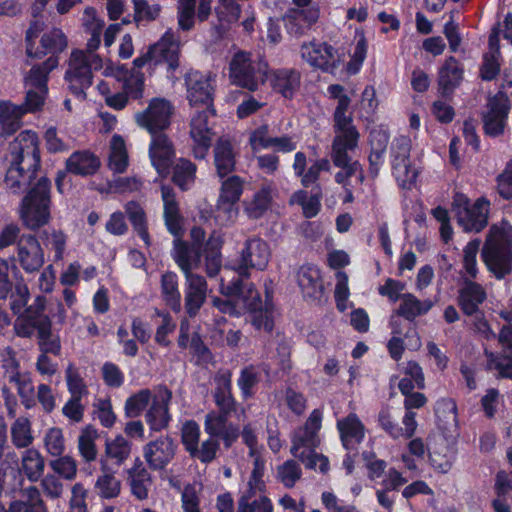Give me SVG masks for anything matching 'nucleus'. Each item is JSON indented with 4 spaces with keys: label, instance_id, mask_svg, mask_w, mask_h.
<instances>
[{
    "label": "nucleus",
    "instance_id": "obj_1",
    "mask_svg": "<svg viewBox=\"0 0 512 512\" xmlns=\"http://www.w3.org/2000/svg\"><path fill=\"white\" fill-rule=\"evenodd\" d=\"M10 165L4 184L14 195L26 194L19 206V218L30 230L45 226L51 217V180L47 176L37 179L41 166L39 138L32 130L21 131L9 144Z\"/></svg>",
    "mask_w": 512,
    "mask_h": 512
},
{
    "label": "nucleus",
    "instance_id": "obj_2",
    "mask_svg": "<svg viewBox=\"0 0 512 512\" xmlns=\"http://www.w3.org/2000/svg\"><path fill=\"white\" fill-rule=\"evenodd\" d=\"M481 257L487 270L497 280L512 273V226L508 222L502 221L491 226Z\"/></svg>",
    "mask_w": 512,
    "mask_h": 512
},
{
    "label": "nucleus",
    "instance_id": "obj_3",
    "mask_svg": "<svg viewBox=\"0 0 512 512\" xmlns=\"http://www.w3.org/2000/svg\"><path fill=\"white\" fill-rule=\"evenodd\" d=\"M229 77L233 84L253 92L265 83L268 64L260 57L238 52L230 62Z\"/></svg>",
    "mask_w": 512,
    "mask_h": 512
},
{
    "label": "nucleus",
    "instance_id": "obj_4",
    "mask_svg": "<svg viewBox=\"0 0 512 512\" xmlns=\"http://www.w3.org/2000/svg\"><path fill=\"white\" fill-rule=\"evenodd\" d=\"M453 209L457 222L465 232H479L487 225L489 202L480 198L471 203L463 195H457Z\"/></svg>",
    "mask_w": 512,
    "mask_h": 512
},
{
    "label": "nucleus",
    "instance_id": "obj_5",
    "mask_svg": "<svg viewBox=\"0 0 512 512\" xmlns=\"http://www.w3.org/2000/svg\"><path fill=\"white\" fill-rule=\"evenodd\" d=\"M44 23L34 20L30 23L25 35L26 55L29 58L41 59L47 54H54L64 48V34L61 29H54L44 33L40 40V46L36 47V39L43 31Z\"/></svg>",
    "mask_w": 512,
    "mask_h": 512
},
{
    "label": "nucleus",
    "instance_id": "obj_6",
    "mask_svg": "<svg viewBox=\"0 0 512 512\" xmlns=\"http://www.w3.org/2000/svg\"><path fill=\"white\" fill-rule=\"evenodd\" d=\"M66 384L70 394L66 401V418L73 423H80L88 406V387L81 374L71 366L66 369Z\"/></svg>",
    "mask_w": 512,
    "mask_h": 512
},
{
    "label": "nucleus",
    "instance_id": "obj_7",
    "mask_svg": "<svg viewBox=\"0 0 512 512\" xmlns=\"http://www.w3.org/2000/svg\"><path fill=\"white\" fill-rule=\"evenodd\" d=\"M270 259V250L265 241L260 238H250L245 241L241 250L238 262L233 266V270L239 277H249L250 269L264 270Z\"/></svg>",
    "mask_w": 512,
    "mask_h": 512
},
{
    "label": "nucleus",
    "instance_id": "obj_8",
    "mask_svg": "<svg viewBox=\"0 0 512 512\" xmlns=\"http://www.w3.org/2000/svg\"><path fill=\"white\" fill-rule=\"evenodd\" d=\"M300 56L311 67L327 73H334L341 62L338 51L326 42H304Z\"/></svg>",
    "mask_w": 512,
    "mask_h": 512
},
{
    "label": "nucleus",
    "instance_id": "obj_9",
    "mask_svg": "<svg viewBox=\"0 0 512 512\" xmlns=\"http://www.w3.org/2000/svg\"><path fill=\"white\" fill-rule=\"evenodd\" d=\"M392 172L399 186L410 188L417 178V170L411 166V140L400 136L392 144Z\"/></svg>",
    "mask_w": 512,
    "mask_h": 512
},
{
    "label": "nucleus",
    "instance_id": "obj_10",
    "mask_svg": "<svg viewBox=\"0 0 512 512\" xmlns=\"http://www.w3.org/2000/svg\"><path fill=\"white\" fill-rule=\"evenodd\" d=\"M244 311L250 314V323L258 331L270 333L274 328L275 308L270 301L262 303L260 294L253 286L247 287V297L241 298Z\"/></svg>",
    "mask_w": 512,
    "mask_h": 512
},
{
    "label": "nucleus",
    "instance_id": "obj_11",
    "mask_svg": "<svg viewBox=\"0 0 512 512\" xmlns=\"http://www.w3.org/2000/svg\"><path fill=\"white\" fill-rule=\"evenodd\" d=\"M358 141L350 142L340 139L333 140L331 157L335 166L342 169L335 175V181L341 184L343 188L349 185L348 179L356 173H359L358 179L363 182L364 176L362 174L361 165L357 161H352L349 155L350 152L357 148Z\"/></svg>",
    "mask_w": 512,
    "mask_h": 512
},
{
    "label": "nucleus",
    "instance_id": "obj_12",
    "mask_svg": "<svg viewBox=\"0 0 512 512\" xmlns=\"http://www.w3.org/2000/svg\"><path fill=\"white\" fill-rule=\"evenodd\" d=\"M172 111L173 107L169 101L155 98L150 101L146 110L136 114L135 119L140 127L154 135L170 125Z\"/></svg>",
    "mask_w": 512,
    "mask_h": 512
},
{
    "label": "nucleus",
    "instance_id": "obj_13",
    "mask_svg": "<svg viewBox=\"0 0 512 512\" xmlns=\"http://www.w3.org/2000/svg\"><path fill=\"white\" fill-rule=\"evenodd\" d=\"M213 116V108L208 107L197 112L191 119L190 135L193 140L192 149L195 158L203 159L208 153L214 135L209 122Z\"/></svg>",
    "mask_w": 512,
    "mask_h": 512
},
{
    "label": "nucleus",
    "instance_id": "obj_14",
    "mask_svg": "<svg viewBox=\"0 0 512 512\" xmlns=\"http://www.w3.org/2000/svg\"><path fill=\"white\" fill-rule=\"evenodd\" d=\"M92 80L91 68L88 56L83 51H74L71 54L69 70L66 73V81L69 89L78 99L85 97V90L90 87Z\"/></svg>",
    "mask_w": 512,
    "mask_h": 512
},
{
    "label": "nucleus",
    "instance_id": "obj_15",
    "mask_svg": "<svg viewBox=\"0 0 512 512\" xmlns=\"http://www.w3.org/2000/svg\"><path fill=\"white\" fill-rule=\"evenodd\" d=\"M187 99L192 106L212 108L214 88L210 74L189 71L185 75Z\"/></svg>",
    "mask_w": 512,
    "mask_h": 512
},
{
    "label": "nucleus",
    "instance_id": "obj_16",
    "mask_svg": "<svg viewBox=\"0 0 512 512\" xmlns=\"http://www.w3.org/2000/svg\"><path fill=\"white\" fill-rule=\"evenodd\" d=\"M26 273L39 271L44 264V251L35 235L22 234L17 242V256L12 257Z\"/></svg>",
    "mask_w": 512,
    "mask_h": 512
},
{
    "label": "nucleus",
    "instance_id": "obj_17",
    "mask_svg": "<svg viewBox=\"0 0 512 512\" xmlns=\"http://www.w3.org/2000/svg\"><path fill=\"white\" fill-rule=\"evenodd\" d=\"M231 413L221 410L211 411L206 414L204 420L205 432L213 438L222 440L226 448L231 447L240 436L239 427L228 421Z\"/></svg>",
    "mask_w": 512,
    "mask_h": 512
},
{
    "label": "nucleus",
    "instance_id": "obj_18",
    "mask_svg": "<svg viewBox=\"0 0 512 512\" xmlns=\"http://www.w3.org/2000/svg\"><path fill=\"white\" fill-rule=\"evenodd\" d=\"M221 294L229 297V299L213 298L212 304L220 312L238 316L244 312V305L241 298L247 297V289L244 290L242 282L239 278L231 281L221 279Z\"/></svg>",
    "mask_w": 512,
    "mask_h": 512
},
{
    "label": "nucleus",
    "instance_id": "obj_19",
    "mask_svg": "<svg viewBox=\"0 0 512 512\" xmlns=\"http://www.w3.org/2000/svg\"><path fill=\"white\" fill-rule=\"evenodd\" d=\"M172 399V393L165 387L154 389V400L151 402L146 414L145 420L153 431H161L168 427L171 421L169 413V404Z\"/></svg>",
    "mask_w": 512,
    "mask_h": 512
},
{
    "label": "nucleus",
    "instance_id": "obj_20",
    "mask_svg": "<svg viewBox=\"0 0 512 512\" xmlns=\"http://www.w3.org/2000/svg\"><path fill=\"white\" fill-rule=\"evenodd\" d=\"M176 444L169 436H161L143 447V457L152 470H163L174 458Z\"/></svg>",
    "mask_w": 512,
    "mask_h": 512
},
{
    "label": "nucleus",
    "instance_id": "obj_21",
    "mask_svg": "<svg viewBox=\"0 0 512 512\" xmlns=\"http://www.w3.org/2000/svg\"><path fill=\"white\" fill-rule=\"evenodd\" d=\"M378 423L380 427L393 439H409L416 433L418 423L415 412H405L402 418L401 427L397 422V417L393 415L389 408H383L378 414Z\"/></svg>",
    "mask_w": 512,
    "mask_h": 512
},
{
    "label": "nucleus",
    "instance_id": "obj_22",
    "mask_svg": "<svg viewBox=\"0 0 512 512\" xmlns=\"http://www.w3.org/2000/svg\"><path fill=\"white\" fill-rule=\"evenodd\" d=\"M149 49L154 65L166 63L169 70L178 68L180 40L171 29L167 30Z\"/></svg>",
    "mask_w": 512,
    "mask_h": 512
},
{
    "label": "nucleus",
    "instance_id": "obj_23",
    "mask_svg": "<svg viewBox=\"0 0 512 512\" xmlns=\"http://www.w3.org/2000/svg\"><path fill=\"white\" fill-rule=\"evenodd\" d=\"M320 17L318 6L313 5L304 9H289L283 16L287 33L293 37L306 34L317 23Z\"/></svg>",
    "mask_w": 512,
    "mask_h": 512
},
{
    "label": "nucleus",
    "instance_id": "obj_24",
    "mask_svg": "<svg viewBox=\"0 0 512 512\" xmlns=\"http://www.w3.org/2000/svg\"><path fill=\"white\" fill-rule=\"evenodd\" d=\"M498 341L508 354L487 353V366L498 372V377L512 379V326L505 325L498 334Z\"/></svg>",
    "mask_w": 512,
    "mask_h": 512
},
{
    "label": "nucleus",
    "instance_id": "obj_25",
    "mask_svg": "<svg viewBox=\"0 0 512 512\" xmlns=\"http://www.w3.org/2000/svg\"><path fill=\"white\" fill-rule=\"evenodd\" d=\"M43 310V305L34 311L31 307L25 309L23 315L18 316L15 321L14 329L16 335L29 338L34 335L35 332L37 336L46 334L47 328H49L52 323L50 318L43 313Z\"/></svg>",
    "mask_w": 512,
    "mask_h": 512
},
{
    "label": "nucleus",
    "instance_id": "obj_26",
    "mask_svg": "<svg viewBox=\"0 0 512 512\" xmlns=\"http://www.w3.org/2000/svg\"><path fill=\"white\" fill-rule=\"evenodd\" d=\"M509 106L503 95L495 96L488 103V110L483 116L484 131L488 136L497 137L504 133Z\"/></svg>",
    "mask_w": 512,
    "mask_h": 512
},
{
    "label": "nucleus",
    "instance_id": "obj_27",
    "mask_svg": "<svg viewBox=\"0 0 512 512\" xmlns=\"http://www.w3.org/2000/svg\"><path fill=\"white\" fill-rule=\"evenodd\" d=\"M149 156L153 167L160 176H166L169 173L170 166L175 157V151L172 143L165 134L159 133L152 135L149 146Z\"/></svg>",
    "mask_w": 512,
    "mask_h": 512
},
{
    "label": "nucleus",
    "instance_id": "obj_28",
    "mask_svg": "<svg viewBox=\"0 0 512 512\" xmlns=\"http://www.w3.org/2000/svg\"><path fill=\"white\" fill-rule=\"evenodd\" d=\"M337 101L334 112V140L340 139V142L350 141L354 143V141L359 140V132L353 124L351 113H348L351 100L349 96H346Z\"/></svg>",
    "mask_w": 512,
    "mask_h": 512
},
{
    "label": "nucleus",
    "instance_id": "obj_29",
    "mask_svg": "<svg viewBox=\"0 0 512 512\" xmlns=\"http://www.w3.org/2000/svg\"><path fill=\"white\" fill-rule=\"evenodd\" d=\"M185 276V309L190 317H194L207 297V282L204 277L192 273Z\"/></svg>",
    "mask_w": 512,
    "mask_h": 512
},
{
    "label": "nucleus",
    "instance_id": "obj_30",
    "mask_svg": "<svg viewBox=\"0 0 512 512\" xmlns=\"http://www.w3.org/2000/svg\"><path fill=\"white\" fill-rule=\"evenodd\" d=\"M213 397L216 406L223 412H234L237 401L232 395V372L228 369L219 370L214 376Z\"/></svg>",
    "mask_w": 512,
    "mask_h": 512
},
{
    "label": "nucleus",
    "instance_id": "obj_31",
    "mask_svg": "<svg viewBox=\"0 0 512 512\" xmlns=\"http://www.w3.org/2000/svg\"><path fill=\"white\" fill-rule=\"evenodd\" d=\"M296 281L306 298L319 299L324 293L321 271L315 265H302L297 270Z\"/></svg>",
    "mask_w": 512,
    "mask_h": 512
},
{
    "label": "nucleus",
    "instance_id": "obj_32",
    "mask_svg": "<svg viewBox=\"0 0 512 512\" xmlns=\"http://www.w3.org/2000/svg\"><path fill=\"white\" fill-rule=\"evenodd\" d=\"M337 429L342 444L347 450H356L357 445L365 438V426L355 413L339 419Z\"/></svg>",
    "mask_w": 512,
    "mask_h": 512
},
{
    "label": "nucleus",
    "instance_id": "obj_33",
    "mask_svg": "<svg viewBox=\"0 0 512 512\" xmlns=\"http://www.w3.org/2000/svg\"><path fill=\"white\" fill-rule=\"evenodd\" d=\"M214 165L219 177L230 174L236 164L237 150L235 144L226 137H221L213 149Z\"/></svg>",
    "mask_w": 512,
    "mask_h": 512
},
{
    "label": "nucleus",
    "instance_id": "obj_34",
    "mask_svg": "<svg viewBox=\"0 0 512 512\" xmlns=\"http://www.w3.org/2000/svg\"><path fill=\"white\" fill-rule=\"evenodd\" d=\"M270 85L285 98H292L300 87V73L291 68H281L270 73Z\"/></svg>",
    "mask_w": 512,
    "mask_h": 512
},
{
    "label": "nucleus",
    "instance_id": "obj_35",
    "mask_svg": "<svg viewBox=\"0 0 512 512\" xmlns=\"http://www.w3.org/2000/svg\"><path fill=\"white\" fill-rule=\"evenodd\" d=\"M172 258L184 275L192 274L199 268L201 255L198 247L190 246L179 238L174 240Z\"/></svg>",
    "mask_w": 512,
    "mask_h": 512
},
{
    "label": "nucleus",
    "instance_id": "obj_36",
    "mask_svg": "<svg viewBox=\"0 0 512 512\" xmlns=\"http://www.w3.org/2000/svg\"><path fill=\"white\" fill-rule=\"evenodd\" d=\"M100 166L99 157L89 150L76 151L66 159V170L81 176L95 174Z\"/></svg>",
    "mask_w": 512,
    "mask_h": 512
},
{
    "label": "nucleus",
    "instance_id": "obj_37",
    "mask_svg": "<svg viewBox=\"0 0 512 512\" xmlns=\"http://www.w3.org/2000/svg\"><path fill=\"white\" fill-rule=\"evenodd\" d=\"M463 79V69L454 57H448L438 72V86L443 95L452 93Z\"/></svg>",
    "mask_w": 512,
    "mask_h": 512
},
{
    "label": "nucleus",
    "instance_id": "obj_38",
    "mask_svg": "<svg viewBox=\"0 0 512 512\" xmlns=\"http://www.w3.org/2000/svg\"><path fill=\"white\" fill-rule=\"evenodd\" d=\"M486 299L485 289L478 283L471 280L465 281L459 291L458 302L462 311L467 315L475 314L479 305Z\"/></svg>",
    "mask_w": 512,
    "mask_h": 512
},
{
    "label": "nucleus",
    "instance_id": "obj_39",
    "mask_svg": "<svg viewBox=\"0 0 512 512\" xmlns=\"http://www.w3.org/2000/svg\"><path fill=\"white\" fill-rule=\"evenodd\" d=\"M433 306L434 302L431 299L420 300L412 293H404L396 313L406 320L413 321L417 317L427 314Z\"/></svg>",
    "mask_w": 512,
    "mask_h": 512
},
{
    "label": "nucleus",
    "instance_id": "obj_40",
    "mask_svg": "<svg viewBox=\"0 0 512 512\" xmlns=\"http://www.w3.org/2000/svg\"><path fill=\"white\" fill-rule=\"evenodd\" d=\"M58 66V57L52 54L47 60L33 65L25 77V84L31 88L48 92V77L50 72Z\"/></svg>",
    "mask_w": 512,
    "mask_h": 512
},
{
    "label": "nucleus",
    "instance_id": "obj_41",
    "mask_svg": "<svg viewBox=\"0 0 512 512\" xmlns=\"http://www.w3.org/2000/svg\"><path fill=\"white\" fill-rule=\"evenodd\" d=\"M161 196L163 201L165 224L174 236H178L181 232V216L175 193L170 187L162 186Z\"/></svg>",
    "mask_w": 512,
    "mask_h": 512
},
{
    "label": "nucleus",
    "instance_id": "obj_42",
    "mask_svg": "<svg viewBox=\"0 0 512 512\" xmlns=\"http://www.w3.org/2000/svg\"><path fill=\"white\" fill-rule=\"evenodd\" d=\"M101 475L97 478L95 488L98 495L104 499L115 498L120 494L121 482L114 476L106 459H100Z\"/></svg>",
    "mask_w": 512,
    "mask_h": 512
},
{
    "label": "nucleus",
    "instance_id": "obj_43",
    "mask_svg": "<svg viewBox=\"0 0 512 512\" xmlns=\"http://www.w3.org/2000/svg\"><path fill=\"white\" fill-rule=\"evenodd\" d=\"M271 192L269 186H264L255 192L251 199L243 202L244 212L249 218L258 219L268 211L272 201Z\"/></svg>",
    "mask_w": 512,
    "mask_h": 512
},
{
    "label": "nucleus",
    "instance_id": "obj_44",
    "mask_svg": "<svg viewBox=\"0 0 512 512\" xmlns=\"http://www.w3.org/2000/svg\"><path fill=\"white\" fill-rule=\"evenodd\" d=\"M45 446L47 451L53 455L58 456L54 461H51L53 470L60 476H64V457L61 456L64 451V436L60 428H51L45 436Z\"/></svg>",
    "mask_w": 512,
    "mask_h": 512
},
{
    "label": "nucleus",
    "instance_id": "obj_45",
    "mask_svg": "<svg viewBox=\"0 0 512 512\" xmlns=\"http://www.w3.org/2000/svg\"><path fill=\"white\" fill-rule=\"evenodd\" d=\"M318 442V436L315 435L314 432L299 428L294 432L292 437L290 452L301 462H305L306 454L314 451V448L317 446Z\"/></svg>",
    "mask_w": 512,
    "mask_h": 512
},
{
    "label": "nucleus",
    "instance_id": "obj_46",
    "mask_svg": "<svg viewBox=\"0 0 512 512\" xmlns=\"http://www.w3.org/2000/svg\"><path fill=\"white\" fill-rule=\"evenodd\" d=\"M131 443L122 435H117L114 439H107L105 442V454L101 459L108 462L112 460L117 466L122 465L131 454Z\"/></svg>",
    "mask_w": 512,
    "mask_h": 512
},
{
    "label": "nucleus",
    "instance_id": "obj_47",
    "mask_svg": "<svg viewBox=\"0 0 512 512\" xmlns=\"http://www.w3.org/2000/svg\"><path fill=\"white\" fill-rule=\"evenodd\" d=\"M161 294L165 303L174 312L181 310V294L178 289V277L174 272H166L161 278Z\"/></svg>",
    "mask_w": 512,
    "mask_h": 512
},
{
    "label": "nucleus",
    "instance_id": "obj_48",
    "mask_svg": "<svg viewBox=\"0 0 512 512\" xmlns=\"http://www.w3.org/2000/svg\"><path fill=\"white\" fill-rule=\"evenodd\" d=\"M108 167L114 173H123L128 167V154L123 138L114 135L110 142Z\"/></svg>",
    "mask_w": 512,
    "mask_h": 512
},
{
    "label": "nucleus",
    "instance_id": "obj_49",
    "mask_svg": "<svg viewBox=\"0 0 512 512\" xmlns=\"http://www.w3.org/2000/svg\"><path fill=\"white\" fill-rule=\"evenodd\" d=\"M45 460L35 449H27L22 457L21 469L30 482L38 481L44 473Z\"/></svg>",
    "mask_w": 512,
    "mask_h": 512
},
{
    "label": "nucleus",
    "instance_id": "obj_50",
    "mask_svg": "<svg viewBox=\"0 0 512 512\" xmlns=\"http://www.w3.org/2000/svg\"><path fill=\"white\" fill-rule=\"evenodd\" d=\"M253 459V469L251 471L249 480L247 482V488L242 494L249 495H264L266 488L265 481L263 479L265 473V459L262 455L251 456Z\"/></svg>",
    "mask_w": 512,
    "mask_h": 512
},
{
    "label": "nucleus",
    "instance_id": "obj_51",
    "mask_svg": "<svg viewBox=\"0 0 512 512\" xmlns=\"http://www.w3.org/2000/svg\"><path fill=\"white\" fill-rule=\"evenodd\" d=\"M10 432L12 444L16 448H27L34 440L31 422L27 417L16 418L11 425Z\"/></svg>",
    "mask_w": 512,
    "mask_h": 512
},
{
    "label": "nucleus",
    "instance_id": "obj_52",
    "mask_svg": "<svg viewBox=\"0 0 512 512\" xmlns=\"http://www.w3.org/2000/svg\"><path fill=\"white\" fill-rule=\"evenodd\" d=\"M125 212L127 213L136 233L140 236L147 247L150 246L146 215L143 208L138 203L130 201L125 205Z\"/></svg>",
    "mask_w": 512,
    "mask_h": 512
},
{
    "label": "nucleus",
    "instance_id": "obj_53",
    "mask_svg": "<svg viewBox=\"0 0 512 512\" xmlns=\"http://www.w3.org/2000/svg\"><path fill=\"white\" fill-rule=\"evenodd\" d=\"M98 438L97 429L93 425H86L81 429L78 437V450L86 462L94 461L97 457L95 441Z\"/></svg>",
    "mask_w": 512,
    "mask_h": 512
},
{
    "label": "nucleus",
    "instance_id": "obj_54",
    "mask_svg": "<svg viewBox=\"0 0 512 512\" xmlns=\"http://www.w3.org/2000/svg\"><path fill=\"white\" fill-rule=\"evenodd\" d=\"M21 272L19 268L0 257V300H6L11 293L15 283L13 279L20 281Z\"/></svg>",
    "mask_w": 512,
    "mask_h": 512
},
{
    "label": "nucleus",
    "instance_id": "obj_55",
    "mask_svg": "<svg viewBox=\"0 0 512 512\" xmlns=\"http://www.w3.org/2000/svg\"><path fill=\"white\" fill-rule=\"evenodd\" d=\"M26 501H14L10 504L9 512H46L39 490L30 486L25 489Z\"/></svg>",
    "mask_w": 512,
    "mask_h": 512
},
{
    "label": "nucleus",
    "instance_id": "obj_56",
    "mask_svg": "<svg viewBox=\"0 0 512 512\" xmlns=\"http://www.w3.org/2000/svg\"><path fill=\"white\" fill-rule=\"evenodd\" d=\"M24 472L18 466L1 467V480L3 492L15 494L23 491Z\"/></svg>",
    "mask_w": 512,
    "mask_h": 512
},
{
    "label": "nucleus",
    "instance_id": "obj_57",
    "mask_svg": "<svg viewBox=\"0 0 512 512\" xmlns=\"http://www.w3.org/2000/svg\"><path fill=\"white\" fill-rule=\"evenodd\" d=\"M236 512H273V504L266 495L242 494Z\"/></svg>",
    "mask_w": 512,
    "mask_h": 512
},
{
    "label": "nucleus",
    "instance_id": "obj_58",
    "mask_svg": "<svg viewBox=\"0 0 512 512\" xmlns=\"http://www.w3.org/2000/svg\"><path fill=\"white\" fill-rule=\"evenodd\" d=\"M196 166L186 159H180L174 167L173 181L181 189H188L195 180Z\"/></svg>",
    "mask_w": 512,
    "mask_h": 512
},
{
    "label": "nucleus",
    "instance_id": "obj_59",
    "mask_svg": "<svg viewBox=\"0 0 512 512\" xmlns=\"http://www.w3.org/2000/svg\"><path fill=\"white\" fill-rule=\"evenodd\" d=\"M429 461L433 469L439 473H447L452 467V452L443 440L437 449L429 452Z\"/></svg>",
    "mask_w": 512,
    "mask_h": 512
},
{
    "label": "nucleus",
    "instance_id": "obj_60",
    "mask_svg": "<svg viewBox=\"0 0 512 512\" xmlns=\"http://www.w3.org/2000/svg\"><path fill=\"white\" fill-rule=\"evenodd\" d=\"M154 400V390L142 389L130 396L125 403V411L129 416H138Z\"/></svg>",
    "mask_w": 512,
    "mask_h": 512
},
{
    "label": "nucleus",
    "instance_id": "obj_61",
    "mask_svg": "<svg viewBox=\"0 0 512 512\" xmlns=\"http://www.w3.org/2000/svg\"><path fill=\"white\" fill-rule=\"evenodd\" d=\"M93 417L105 428H111L116 422V414L113 411L109 398H97L93 403Z\"/></svg>",
    "mask_w": 512,
    "mask_h": 512
},
{
    "label": "nucleus",
    "instance_id": "obj_62",
    "mask_svg": "<svg viewBox=\"0 0 512 512\" xmlns=\"http://www.w3.org/2000/svg\"><path fill=\"white\" fill-rule=\"evenodd\" d=\"M481 240L474 239L467 243L463 249L462 265L467 276L476 278L478 274L477 255L480 249Z\"/></svg>",
    "mask_w": 512,
    "mask_h": 512
},
{
    "label": "nucleus",
    "instance_id": "obj_63",
    "mask_svg": "<svg viewBox=\"0 0 512 512\" xmlns=\"http://www.w3.org/2000/svg\"><path fill=\"white\" fill-rule=\"evenodd\" d=\"M237 203L218 198L214 211V219L220 226H228L235 222L238 217Z\"/></svg>",
    "mask_w": 512,
    "mask_h": 512
},
{
    "label": "nucleus",
    "instance_id": "obj_64",
    "mask_svg": "<svg viewBox=\"0 0 512 512\" xmlns=\"http://www.w3.org/2000/svg\"><path fill=\"white\" fill-rule=\"evenodd\" d=\"M8 297L10 298V309L13 314L23 315L24 308L29 300V290L22 276H20V281L15 282V286Z\"/></svg>",
    "mask_w": 512,
    "mask_h": 512
}]
</instances>
